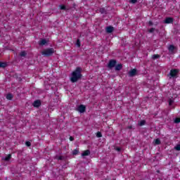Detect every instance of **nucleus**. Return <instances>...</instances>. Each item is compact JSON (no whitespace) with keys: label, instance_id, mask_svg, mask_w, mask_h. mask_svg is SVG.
I'll list each match as a JSON object with an SVG mask.
<instances>
[{"label":"nucleus","instance_id":"35","mask_svg":"<svg viewBox=\"0 0 180 180\" xmlns=\"http://www.w3.org/2000/svg\"><path fill=\"white\" fill-rule=\"evenodd\" d=\"M127 129H133V126L129 125V126H128V127H127Z\"/></svg>","mask_w":180,"mask_h":180},{"label":"nucleus","instance_id":"5","mask_svg":"<svg viewBox=\"0 0 180 180\" xmlns=\"http://www.w3.org/2000/svg\"><path fill=\"white\" fill-rule=\"evenodd\" d=\"M76 110L79 113H84L86 110V107L82 104L76 108Z\"/></svg>","mask_w":180,"mask_h":180},{"label":"nucleus","instance_id":"26","mask_svg":"<svg viewBox=\"0 0 180 180\" xmlns=\"http://www.w3.org/2000/svg\"><path fill=\"white\" fill-rule=\"evenodd\" d=\"M96 137H98V138L102 137V133L101 131H98L96 133Z\"/></svg>","mask_w":180,"mask_h":180},{"label":"nucleus","instance_id":"18","mask_svg":"<svg viewBox=\"0 0 180 180\" xmlns=\"http://www.w3.org/2000/svg\"><path fill=\"white\" fill-rule=\"evenodd\" d=\"M27 55V53H26V51H22L20 53V57H26V56Z\"/></svg>","mask_w":180,"mask_h":180},{"label":"nucleus","instance_id":"37","mask_svg":"<svg viewBox=\"0 0 180 180\" xmlns=\"http://www.w3.org/2000/svg\"><path fill=\"white\" fill-rule=\"evenodd\" d=\"M73 8L75 9L77 8V4H73Z\"/></svg>","mask_w":180,"mask_h":180},{"label":"nucleus","instance_id":"15","mask_svg":"<svg viewBox=\"0 0 180 180\" xmlns=\"http://www.w3.org/2000/svg\"><path fill=\"white\" fill-rule=\"evenodd\" d=\"M168 50L169 53H174V51L175 50V46L174 45H169L168 47Z\"/></svg>","mask_w":180,"mask_h":180},{"label":"nucleus","instance_id":"30","mask_svg":"<svg viewBox=\"0 0 180 180\" xmlns=\"http://www.w3.org/2000/svg\"><path fill=\"white\" fill-rule=\"evenodd\" d=\"M60 9L62 11H67V7H65V6H60Z\"/></svg>","mask_w":180,"mask_h":180},{"label":"nucleus","instance_id":"1","mask_svg":"<svg viewBox=\"0 0 180 180\" xmlns=\"http://www.w3.org/2000/svg\"><path fill=\"white\" fill-rule=\"evenodd\" d=\"M82 68L77 67L76 69L71 73V77H70V81L73 84L75 82H78L79 79H82Z\"/></svg>","mask_w":180,"mask_h":180},{"label":"nucleus","instance_id":"2","mask_svg":"<svg viewBox=\"0 0 180 180\" xmlns=\"http://www.w3.org/2000/svg\"><path fill=\"white\" fill-rule=\"evenodd\" d=\"M42 56L44 57H50V56H53L54 54V49L50 48L44 50L41 52Z\"/></svg>","mask_w":180,"mask_h":180},{"label":"nucleus","instance_id":"23","mask_svg":"<svg viewBox=\"0 0 180 180\" xmlns=\"http://www.w3.org/2000/svg\"><path fill=\"white\" fill-rule=\"evenodd\" d=\"M172 103H174V98L169 99V106H172Z\"/></svg>","mask_w":180,"mask_h":180},{"label":"nucleus","instance_id":"8","mask_svg":"<svg viewBox=\"0 0 180 180\" xmlns=\"http://www.w3.org/2000/svg\"><path fill=\"white\" fill-rule=\"evenodd\" d=\"M173 22H174V18L171 17L166 18L165 20H164V23H166V24H169Z\"/></svg>","mask_w":180,"mask_h":180},{"label":"nucleus","instance_id":"4","mask_svg":"<svg viewBox=\"0 0 180 180\" xmlns=\"http://www.w3.org/2000/svg\"><path fill=\"white\" fill-rule=\"evenodd\" d=\"M116 64H117V60L115 59H111L109 60L107 67L109 70H113V68L116 67Z\"/></svg>","mask_w":180,"mask_h":180},{"label":"nucleus","instance_id":"6","mask_svg":"<svg viewBox=\"0 0 180 180\" xmlns=\"http://www.w3.org/2000/svg\"><path fill=\"white\" fill-rule=\"evenodd\" d=\"M129 77H133L137 75V69H132L128 73Z\"/></svg>","mask_w":180,"mask_h":180},{"label":"nucleus","instance_id":"32","mask_svg":"<svg viewBox=\"0 0 180 180\" xmlns=\"http://www.w3.org/2000/svg\"><path fill=\"white\" fill-rule=\"evenodd\" d=\"M131 4H136L137 0H131Z\"/></svg>","mask_w":180,"mask_h":180},{"label":"nucleus","instance_id":"13","mask_svg":"<svg viewBox=\"0 0 180 180\" xmlns=\"http://www.w3.org/2000/svg\"><path fill=\"white\" fill-rule=\"evenodd\" d=\"M90 154L91 151L89 150H86L82 153V157H86V155H89Z\"/></svg>","mask_w":180,"mask_h":180},{"label":"nucleus","instance_id":"17","mask_svg":"<svg viewBox=\"0 0 180 180\" xmlns=\"http://www.w3.org/2000/svg\"><path fill=\"white\" fill-rule=\"evenodd\" d=\"M160 144H161V140H160V139H156L155 140V145L160 146Z\"/></svg>","mask_w":180,"mask_h":180},{"label":"nucleus","instance_id":"28","mask_svg":"<svg viewBox=\"0 0 180 180\" xmlns=\"http://www.w3.org/2000/svg\"><path fill=\"white\" fill-rule=\"evenodd\" d=\"M25 146H27V147H30L32 146V143H30V141H26Z\"/></svg>","mask_w":180,"mask_h":180},{"label":"nucleus","instance_id":"27","mask_svg":"<svg viewBox=\"0 0 180 180\" xmlns=\"http://www.w3.org/2000/svg\"><path fill=\"white\" fill-rule=\"evenodd\" d=\"M174 149H176V151H180V144L176 145V146L174 147Z\"/></svg>","mask_w":180,"mask_h":180},{"label":"nucleus","instance_id":"21","mask_svg":"<svg viewBox=\"0 0 180 180\" xmlns=\"http://www.w3.org/2000/svg\"><path fill=\"white\" fill-rule=\"evenodd\" d=\"M138 124L139 126H144V124H146V120H141L140 122L138 123Z\"/></svg>","mask_w":180,"mask_h":180},{"label":"nucleus","instance_id":"14","mask_svg":"<svg viewBox=\"0 0 180 180\" xmlns=\"http://www.w3.org/2000/svg\"><path fill=\"white\" fill-rule=\"evenodd\" d=\"M99 12L101 13L102 15H106V13H108V11H106V8H101L99 9Z\"/></svg>","mask_w":180,"mask_h":180},{"label":"nucleus","instance_id":"22","mask_svg":"<svg viewBox=\"0 0 180 180\" xmlns=\"http://www.w3.org/2000/svg\"><path fill=\"white\" fill-rule=\"evenodd\" d=\"M79 153V151L77 149H75L72 151V155H77Z\"/></svg>","mask_w":180,"mask_h":180},{"label":"nucleus","instance_id":"36","mask_svg":"<svg viewBox=\"0 0 180 180\" xmlns=\"http://www.w3.org/2000/svg\"><path fill=\"white\" fill-rule=\"evenodd\" d=\"M70 141H74V137L70 136Z\"/></svg>","mask_w":180,"mask_h":180},{"label":"nucleus","instance_id":"3","mask_svg":"<svg viewBox=\"0 0 180 180\" xmlns=\"http://www.w3.org/2000/svg\"><path fill=\"white\" fill-rule=\"evenodd\" d=\"M179 73V70L178 69H172L170 72L168 74V77L171 78H178V74Z\"/></svg>","mask_w":180,"mask_h":180},{"label":"nucleus","instance_id":"31","mask_svg":"<svg viewBox=\"0 0 180 180\" xmlns=\"http://www.w3.org/2000/svg\"><path fill=\"white\" fill-rule=\"evenodd\" d=\"M155 30V28H150L148 32L149 33H154V31Z\"/></svg>","mask_w":180,"mask_h":180},{"label":"nucleus","instance_id":"12","mask_svg":"<svg viewBox=\"0 0 180 180\" xmlns=\"http://www.w3.org/2000/svg\"><path fill=\"white\" fill-rule=\"evenodd\" d=\"M39 46H44L47 44V40L46 39H42L39 41Z\"/></svg>","mask_w":180,"mask_h":180},{"label":"nucleus","instance_id":"19","mask_svg":"<svg viewBox=\"0 0 180 180\" xmlns=\"http://www.w3.org/2000/svg\"><path fill=\"white\" fill-rule=\"evenodd\" d=\"M160 55L154 54V55H153L152 58H153V60H157V59L160 58Z\"/></svg>","mask_w":180,"mask_h":180},{"label":"nucleus","instance_id":"20","mask_svg":"<svg viewBox=\"0 0 180 180\" xmlns=\"http://www.w3.org/2000/svg\"><path fill=\"white\" fill-rule=\"evenodd\" d=\"M6 65H7L6 63L0 62V68H5Z\"/></svg>","mask_w":180,"mask_h":180},{"label":"nucleus","instance_id":"33","mask_svg":"<svg viewBox=\"0 0 180 180\" xmlns=\"http://www.w3.org/2000/svg\"><path fill=\"white\" fill-rule=\"evenodd\" d=\"M148 25H149V26H153V25H154V23H153V21H149Z\"/></svg>","mask_w":180,"mask_h":180},{"label":"nucleus","instance_id":"16","mask_svg":"<svg viewBox=\"0 0 180 180\" xmlns=\"http://www.w3.org/2000/svg\"><path fill=\"white\" fill-rule=\"evenodd\" d=\"M13 98V95H12V94H8L6 95V99H8V101H12Z\"/></svg>","mask_w":180,"mask_h":180},{"label":"nucleus","instance_id":"25","mask_svg":"<svg viewBox=\"0 0 180 180\" xmlns=\"http://www.w3.org/2000/svg\"><path fill=\"white\" fill-rule=\"evenodd\" d=\"M174 123H180V117H176L174 119Z\"/></svg>","mask_w":180,"mask_h":180},{"label":"nucleus","instance_id":"29","mask_svg":"<svg viewBox=\"0 0 180 180\" xmlns=\"http://www.w3.org/2000/svg\"><path fill=\"white\" fill-rule=\"evenodd\" d=\"M56 158H57V160L63 161V160H64V156H58V157H56Z\"/></svg>","mask_w":180,"mask_h":180},{"label":"nucleus","instance_id":"24","mask_svg":"<svg viewBox=\"0 0 180 180\" xmlns=\"http://www.w3.org/2000/svg\"><path fill=\"white\" fill-rule=\"evenodd\" d=\"M76 45L77 47H81V41L79 39L77 40Z\"/></svg>","mask_w":180,"mask_h":180},{"label":"nucleus","instance_id":"11","mask_svg":"<svg viewBox=\"0 0 180 180\" xmlns=\"http://www.w3.org/2000/svg\"><path fill=\"white\" fill-rule=\"evenodd\" d=\"M115 30V28L112 26H108L106 27L107 33H112Z\"/></svg>","mask_w":180,"mask_h":180},{"label":"nucleus","instance_id":"10","mask_svg":"<svg viewBox=\"0 0 180 180\" xmlns=\"http://www.w3.org/2000/svg\"><path fill=\"white\" fill-rule=\"evenodd\" d=\"M11 158H12V155L8 154L6 157L1 158L2 161H10Z\"/></svg>","mask_w":180,"mask_h":180},{"label":"nucleus","instance_id":"9","mask_svg":"<svg viewBox=\"0 0 180 180\" xmlns=\"http://www.w3.org/2000/svg\"><path fill=\"white\" fill-rule=\"evenodd\" d=\"M123 68V65L122 63L116 64L115 66V71H120Z\"/></svg>","mask_w":180,"mask_h":180},{"label":"nucleus","instance_id":"7","mask_svg":"<svg viewBox=\"0 0 180 180\" xmlns=\"http://www.w3.org/2000/svg\"><path fill=\"white\" fill-rule=\"evenodd\" d=\"M32 105L34 106V108H40V106L41 105V101H40V100L34 101Z\"/></svg>","mask_w":180,"mask_h":180},{"label":"nucleus","instance_id":"34","mask_svg":"<svg viewBox=\"0 0 180 180\" xmlns=\"http://www.w3.org/2000/svg\"><path fill=\"white\" fill-rule=\"evenodd\" d=\"M115 150L116 151H122V148H116Z\"/></svg>","mask_w":180,"mask_h":180},{"label":"nucleus","instance_id":"38","mask_svg":"<svg viewBox=\"0 0 180 180\" xmlns=\"http://www.w3.org/2000/svg\"><path fill=\"white\" fill-rule=\"evenodd\" d=\"M156 32H158V30H156Z\"/></svg>","mask_w":180,"mask_h":180}]
</instances>
